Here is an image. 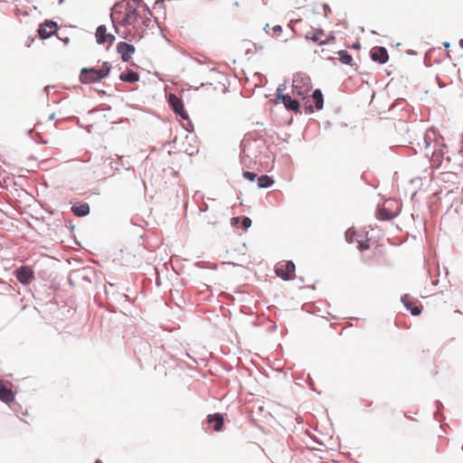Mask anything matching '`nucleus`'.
I'll return each instance as SVG.
<instances>
[{
    "instance_id": "24",
    "label": "nucleus",
    "mask_w": 463,
    "mask_h": 463,
    "mask_svg": "<svg viewBox=\"0 0 463 463\" xmlns=\"http://www.w3.org/2000/svg\"><path fill=\"white\" fill-rule=\"evenodd\" d=\"M402 301L404 302L406 307L411 310L412 316H418L421 313V307L417 306L412 307L411 303L406 302L404 299H402Z\"/></svg>"
},
{
    "instance_id": "6",
    "label": "nucleus",
    "mask_w": 463,
    "mask_h": 463,
    "mask_svg": "<svg viewBox=\"0 0 463 463\" xmlns=\"http://www.w3.org/2000/svg\"><path fill=\"white\" fill-rule=\"evenodd\" d=\"M14 276L20 283L28 285L34 279V272L31 267L22 266L14 270Z\"/></svg>"
},
{
    "instance_id": "26",
    "label": "nucleus",
    "mask_w": 463,
    "mask_h": 463,
    "mask_svg": "<svg viewBox=\"0 0 463 463\" xmlns=\"http://www.w3.org/2000/svg\"><path fill=\"white\" fill-rule=\"evenodd\" d=\"M370 247V244L367 241H359V244H358V248L361 250H368Z\"/></svg>"
},
{
    "instance_id": "29",
    "label": "nucleus",
    "mask_w": 463,
    "mask_h": 463,
    "mask_svg": "<svg viewBox=\"0 0 463 463\" xmlns=\"http://www.w3.org/2000/svg\"><path fill=\"white\" fill-rule=\"evenodd\" d=\"M444 46H445L446 49H448L449 47V43H445Z\"/></svg>"
},
{
    "instance_id": "15",
    "label": "nucleus",
    "mask_w": 463,
    "mask_h": 463,
    "mask_svg": "<svg viewBox=\"0 0 463 463\" xmlns=\"http://www.w3.org/2000/svg\"><path fill=\"white\" fill-rule=\"evenodd\" d=\"M207 421L210 424H213V430L215 431H220L223 426V417L220 413L210 414L207 417Z\"/></svg>"
},
{
    "instance_id": "28",
    "label": "nucleus",
    "mask_w": 463,
    "mask_h": 463,
    "mask_svg": "<svg viewBox=\"0 0 463 463\" xmlns=\"http://www.w3.org/2000/svg\"><path fill=\"white\" fill-rule=\"evenodd\" d=\"M459 46L463 49V39L459 41Z\"/></svg>"
},
{
    "instance_id": "19",
    "label": "nucleus",
    "mask_w": 463,
    "mask_h": 463,
    "mask_svg": "<svg viewBox=\"0 0 463 463\" xmlns=\"http://www.w3.org/2000/svg\"><path fill=\"white\" fill-rule=\"evenodd\" d=\"M264 30L274 38H279L282 33V27L280 25L270 26L269 24H267L264 27Z\"/></svg>"
},
{
    "instance_id": "12",
    "label": "nucleus",
    "mask_w": 463,
    "mask_h": 463,
    "mask_svg": "<svg viewBox=\"0 0 463 463\" xmlns=\"http://www.w3.org/2000/svg\"><path fill=\"white\" fill-rule=\"evenodd\" d=\"M277 98L279 99H281L284 106L292 111L298 112L299 109V101L297 99V98L292 99L288 94H281L279 92V89L278 90Z\"/></svg>"
},
{
    "instance_id": "17",
    "label": "nucleus",
    "mask_w": 463,
    "mask_h": 463,
    "mask_svg": "<svg viewBox=\"0 0 463 463\" xmlns=\"http://www.w3.org/2000/svg\"><path fill=\"white\" fill-rule=\"evenodd\" d=\"M119 79L122 81L133 83L139 80V75L133 71H127L120 74Z\"/></svg>"
},
{
    "instance_id": "2",
    "label": "nucleus",
    "mask_w": 463,
    "mask_h": 463,
    "mask_svg": "<svg viewBox=\"0 0 463 463\" xmlns=\"http://www.w3.org/2000/svg\"><path fill=\"white\" fill-rule=\"evenodd\" d=\"M311 89L312 83L310 78L300 74L294 76L291 90L292 95L304 102L307 113H312L314 111L312 104H310L309 92Z\"/></svg>"
},
{
    "instance_id": "7",
    "label": "nucleus",
    "mask_w": 463,
    "mask_h": 463,
    "mask_svg": "<svg viewBox=\"0 0 463 463\" xmlns=\"http://www.w3.org/2000/svg\"><path fill=\"white\" fill-rule=\"evenodd\" d=\"M95 36L97 43L99 44L109 43V45H111L116 40L115 35H113L110 33H108L106 25L103 24L98 26Z\"/></svg>"
},
{
    "instance_id": "25",
    "label": "nucleus",
    "mask_w": 463,
    "mask_h": 463,
    "mask_svg": "<svg viewBox=\"0 0 463 463\" xmlns=\"http://www.w3.org/2000/svg\"><path fill=\"white\" fill-rule=\"evenodd\" d=\"M242 175H243L244 178L248 179L250 182H253L255 180V178L257 177L256 174L249 172V171H244Z\"/></svg>"
},
{
    "instance_id": "8",
    "label": "nucleus",
    "mask_w": 463,
    "mask_h": 463,
    "mask_svg": "<svg viewBox=\"0 0 463 463\" xmlns=\"http://www.w3.org/2000/svg\"><path fill=\"white\" fill-rule=\"evenodd\" d=\"M392 203L393 201L392 200L385 201L382 206L378 207L376 217L382 221H388L392 219L396 215V212H393L390 209Z\"/></svg>"
},
{
    "instance_id": "10",
    "label": "nucleus",
    "mask_w": 463,
    "mask_h": 463,
    "mask_svg": "<svg viewBox=\"0 0 463 463\" xmlns=\"http://www.w3.org/2000/svg\"><path fill=\"white\" fill-rule=\"evenodd\" d=\"M371 59L381 64L386 63L389 60L387 50L382 46H375L370 52Z\"/></svg>"
},
{
    "instance_id": "27",
    "label": "nucleus",
    "mask_w": 463,
    "mask_h": 463,
    "mask_svg": "<svg viewBox=\"0 0 463 463\" xmlns=\"http://www.w3.org/2000/svg\"><path fill=\"white\" fill-rule=\"evenodd\" d=\"M251 224V220L249 218V217H245L243 220H242V226L247 229L250 226Z\"/></svg>"
},
{
    "instance_id": "1",
    "label": "nucleus",
    "mask_w": 463,
    "mask_h": 463,
    "mask_svg": "<svg viewBox=\"0 0 463 463\" xmlns=\"http://www.w3.org/2000/svg\"><path fill=\"white\" fill-rule=\"evenodd\" d=\"M150 12L139 0H130L125 4L115 5L111 12L114 27L119 33L118 26L132 27L142 30L150 23Z\"/></svg>"
},
{
    "instance_id": "14",
    "label": "nucleus",
    "mask_w": 463,
    "mask_h": 463,
    "mask_svg": "<svg viewBox=\"0 0 463 463\" xmlns=\"http://www.w3.org/2000/svg\"><path fill=\"white\" fill-rule=\"evenodd\" d=\"M0 401L11 403L14 401V393L2 380H0Z\"/></svg>"
},
{
    "instance_id": "9",
    "label": "nucleus",
    "mask_w": 463,
    "mask_h": 463,
    "mask_svg": "<svg viewBox=\"0 0 463 463\" xmlns=\"http://www.w3.org/2000/svg\"><path fill=\"white\" fill-rule=\"evenodd\" d=\"M135 51V46L126 42H119L117 45V52L120 54L123 61H130Z\"/></svg>"
},
{
    "instance_id": "18",
    "label": "nucleus",
    "mask_w": 463,
    "mask_h": 463,
    "mask_svg": "<svg viewBox=\"0 0 463 463\" xmlns=\"http://www.w3.org/2000/svg\"><path fill=\"white\" fill-rule=\"evenodd\" d=\"M314 100L315 102V105H316V109L317 110L321 109L324 106V98H323V94L321 92L320 90H316L312 96L310 97V100Z\"/></svg>"
},
{
    "instance_id": "16",
    "label": "nucleus",
    "mask_w": 463,
    "mask_h": 463,
    "mask_svg": "<svg viewBox=\"0 0 463 463\" xmlns=\"http://www.w3.org/2000/svg\"><path fill=\"white\" fill-rule=\"evenodd\" d=\"M72 213L79 217L86 216L90 213V206L84 203L80 205H74L71 207Z\"/></svg>"
},
{
    "instance_id": "13",
    "label": "nucleus",
    "mask_w": 463,
    "mask_h": 463,
    "mask_svg": "<svg viewBox=\"0 0 463 463\" xmlns=\"http://www.w3.org/2000/svg\"><path fill=\"white\" fill-rule=\"evenodd\" d=\"M169 104L171 105L172 109L177 115H179L184 119L188 118V115L184 109L183 101L178 97H176L174 94H170Z\"/></svg>"
},
{
    "instance_id": "20",
    "label": "nucleus",
    "mask_w": 463,
    "mask_h": 463,
    "mask_svg": "<svg viewBox=\"0 0 463 463\" xmlns=\"http://www.w3.org/2000/svg\"><path fill=\"white\" fill-rule=\"evenodd\" d=\"M273 183H274V181L272 180V178L266 175H261L258 178L259 188L269 187L270 185H272Z\"/></svg>"
},
{
    "instance_id": "4",
    "label": "nucleus",
    "mask_w": 463,
    "mask_h": 463,
    "mask_svg": "<svg viewBox=\"0 0 463 463\" xmlns=\"http://www.w3.org/2000/svg\"><path fill=\"white\" fill-rule=\"evenodd\" d=\"M296 267L291 260H282L276 265L275 272L278 277L284 280L294 279Z\"/></svg>"
},
{
    "instance_id": "11",
    "label": "nucleus",
    "mask_w": 463,
    "mask_h": 463,
    "mask_svg": "<svg viewBox=\"0 0 463 463\" xmlns=\"http://www.w3.org/2000/svg\"><path fill=\"white\" fill-rule=\"evenodd\" d=\"M57 29L58 26L56 23L46 21L39 26L38 34L42 39H47L54 34Z\"/></svg>"
},
{
    "instance_id": "23",
    "label": "nucleus",
    "mask_w": 463,
    "mask_h": 463,
    "mask_svg": "<svg viewBox=\"0 0 463 463\" xmlns=\"http://www.w3.org/2000/svg\"><path fill=\"white\" fill-rule=\"evenodd\" d=\"M402 301L404 302L406 307L411 310L412 316H418L421 313V307L417 306L412 307L411 303L406 302L404 299H402Z\"/></svg>"
},
{
    "instance_id": "5",
    "label": "nucleus",
    "mask_w": 463,
    "mask_h": 463,
    "mask_svg": "<svg viewBox=\"0 0 463 463\" xmlns=\"http://www.w3.org/2000/svg\"><path fill=\"white\" fill-rule=\"evenodd\" d=\"M307 40L318 43L319 45L335 43V37L332 34L326 35L324 30L320 28L311 29L305 33Z\"/></svg>"
},
{
    "instance_id": "21",
    "label": "nucleus",
    "mask_w": 463,
    "mask_h": 463,
    "mask_svg": "<svg viewBox=\"0 0 463 463\" xmlns=\"http://www.w3.org/2000/svg\"><path fill=\"white\" fill-rule=\"evenodd\" d=\"M338 55L342 63L352 65L353 57L346 51L338 52Z\"/></svg>"
},
{
    "instance_id": "22",
    "label": "nucleus",
    "mask_w": 463,
    "mask_h": 463,
    "mask_svg": "<svg viewBox=\"0 0 463 463\" xmlns=\"http://www.w3.org/2000/svg\"><path fill=\"white\" fill-rule=\"evenodd\" d=\"M402 301L404 302L406 307L411 310L412 316H418L421 313V307L417 306L412 307L411 303L406 302L404 299H402Z\"/></svg>"
},
{
    "instance_id": "3",
    "label": "nucleus",
    "mask_w": 463,
    "mask_h": 463,
    "mask_svg": "<svg viewBox=\"0 0 463 463\" xmlns=\"http://www.w3.org/2000/svg\"><path fill=\"white\" fill-rule=\"evenodd\" d=\"M111 70L108 61L103 62L99 69L83 68L80 71V80L83 84H90L106 78Z\"/></svg>"
}]
</instances>
